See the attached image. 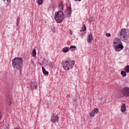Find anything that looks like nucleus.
I'll return each mask as SVG.
<instances>
[{
	"mask_svg": "<svg viewBox=\"0 0 129 129\" xmlns=\"http://www.w3.org/2000/svg\"><path fill=\"white\" fill-rule=\"evenodd\" d=\"M12 66L14 69L21 70L23 67V58L22 57H16L12 60Z\"/></svg>",
	"mask_w": 129,
	"mask_h": 129,
	"instance_id": "f257e3e1",
	"label": "nucleus"
},
{
	"mask_svg": "<svg viewBox=\"0 0 129 129\" xmlns=\"http://www.w3.org/2000/svg\"><path fill=\"white\" fill-rule=\"evenodd\" d=\"M61 64L63 69L68 71V70H70L73 68L74 64H75V61L74 60L71 61L69 60H66L62 62Z\"/></svg>",
	"mask_w": 129,
	"mask_h": 129,
	"instance_id": "f03ea898",
	"label": "nucleus"
},
{
	"mask_svg": "<svg viewBox=\"0 0 129 129\" xmlns=\"http://www.w3.org/2000/svg\"><path fill=\"white\" fill-rule=\"evenodd\" d=\"M64 19V13H63V11L55 12L54 19L56 23H59V24L62 23Z\"/></svg>",
	"mask_w": 129,
	"mask_h": 129,
	"instance_id": "7ed1b4c3",
	"label": "nucleus"
},
{
	"mask_svg": "<svg viewBox=\"0 0 129 129\" xmlns=\"http://www.w3.org/2000/svg\"><path fill=\"white\" fill-rule=\"evenodd\" d=\"M120 39L121 41H126L127 35H126V31L125 29H122L119 34Z\"/></svg>",
	"mask_w": 129,
	"mask_h": 129,
	"instance_id": "20e7f679",
	"label": "nucleus"
},
{
	"mask_svg": "<svg viewBox=\"0 0 129 129\" xmlns=\"http://www.w3.org/2000/svg\"><path fill=\"white\" fill-rule=\"evenodd\" d=\"M122 95L125 96V97H128L129 96V88L125 87L121 90L120 91Z\"/></svg>",
	"mask_w": 129,
	"mask_h": 129,
	"instance_id": "39448f33",
	"label": "nucleus"
},
{
	"mask_svg": "<svg viewBox=\"0 0 129 129\" xmlns=\"http://www.w3.org/2000/svg\"><path fill=\"white\" fill-rule=\"evenodd\" d=\"M29 86L28 87L30 89H37L38 88V83L37 82H31L29 84Z\"/></svg>",
	"mask_w": 129,
	"mask_h": 129,
	"instance_id": "423d86ee",
	"label": "nucleus"
},
{
	"mask_svg": "<svg viewBox=\"0 0 129 129\" xmlns=\"http://www.w3.org/2000/svg\"><path fill=\"white\" fill-rule=\"evenodd\" d=\"M113 48L115 51L119 52V51H121V50L123 49V45H122V43H119V44L113 46Z\"/></svg>",
	"mask_w": 129,
	"mask_h": 129,
	"instance_id": "0eeeda50",
	"label": "nucleus"
},
{
	"mask_svg": "<svg viewBox=\"0 0 129 129\" xmlns=\"http://www.w3.org/2000/svg\"><path fill=\"white\" fill-rule=\"evenodd\" d=\"M71 7H70L67 8V9L66 10V11L64 13L63 17L64 18H69V17L71 16Z\"/></svg>",
	"mask_w": 129,
	"mask_h": 129,
	"instance_id": "6e6552de",
	"label": "nucleus"
},
{
	"mask_svg": "<svg viewBox=\"0 0 129 129\" xmlns=\"http://www.w3.org/2000/svg\"><path fill=\"white\" fill-rule=\"evenodd\" d=\"M99 111V110L97 108H94L90 113V117H93L95 114L97 113H98V112Z\"/></svg>",
	"mask_w": 129,
	"mask_h": 129,
	"instance_id": "1a4fd4ad",
	"label": "nucleus"
},
{
	"mask_svg": "<svg viewBox=\"0 0 129 129\" xmlns=\"http://www.w3.org/2000/svg\"><path fill=\"white\" fill-rule=\"evenodd\" d=\"M121 41L119 38H115L113 40V46H116V45H118L119 44H121Z\"/></svg>",
	"mask_w": 129,
	"mask_h": 129,
	"instance_id": "9d476101",
	"label": "nucleus"
},
{
	"mask_svg": "<svg viewBox=\"0 0 129 129\" xmlns=\"http://www.w3.org/2000/svg\"><path fill=\"white\" fill-rule=\"evenodd\" d=\"M87 41L88 43H91L93 41V36L91 33H88Z\"/></svg>",
	"mask_w": 129,
	"mask_h": 129,
	"instance_id": "9b49d317",
	"label": "nucleus"
},
{
	"mask_svg": "<svg viewBox=\"0 0 129 129\" xmlns=\"http://www.w3.org/2000/svg\"><path fill=\"white\" fill-rule=\"evenodd\" d=\"M58 119H59V117L55 114H53L51 117V121L54 122L55 121H58Z\"/></svg>",
	"mask_w": 129,
	"mask_h": 129,
	"instance_id": "f8f14e48",
	"label": "nucleus"
},
{
	"mask_svg": "<svg viewBox=\"0 0 129 129\" xmlns=\"http://www.w3.org/2000/svg\"><path fill=\"white\" fill-rule=\"evenodd\" d=\"M7 102L8 105H11V104H12V102H13V99L12 98V96H9L7 97Z\"/></svg>",
	"mask_w": 129,
	"mask_h": 129,
	"instance_id": "ddd939ff",
	"label": "nucleus"
},
{
	"mask_svg": "<svg viewBox=\"0 0 129 129\" xmlns=\"http://www.w3.org/2000/svg\"><path fill=\"white\" fill-rule=\"evenodd\" d=\"M58 9L59 10L62 12L64 9V6L63 5V3L60 2L58 4Z\"/></svg>",
	"mask_w": 129,
	"mask_h": 129,
	"instance_id": "4468645a",
	"label": "nucleus"
},
{
	"mask_svg": "<svg viewBox=\"0 0 129 129\" xmlns=\"http://www.w3.org/2000/svg\"><path fill=\"white\" fill-rule=\"evenodd\" d=\"M126 109V107L125 106V104L123 103L121 106V112H124Z\"/></svg>",
	"mask_w": 129,
	"mask_h": 129,
	"instance_id": "2eb2a0df",
	"label": "nucleus"
},
{
	"mask_svg": "<svg viewBox=\"0 0 129 129\" xmlns=\"http://www.w3.org/2000/svg\"><path fill=\"white\" fill-rule=\"evenodd\" d=\"M42 72L44 75H48V74H49V72H47V71H46V70L45 69V68H44V67H42Z\"/></svg>",
	"mask_w": 129,
	"mask_h": 129,
	"instance_id": "dca6fc26",
	"label": "nucleus"
},
{
	"mask_svg": "<svg viewBox=\"0 0 129 129\" xmlns=\"http://www.w3.org/2000/svg\"><path fill=\"white\" fill-rule=\"evenodd\" d=\"M68 51H69V47L68 46L65 47L62 49V52H63V53H67Z\"/></svg>",
	"mask_w": 129,
	"mask_h": 129,
	"instance_id": "f3484780",
	"label": "nucleus"
},
{
	"mask_svg": "<svg viewBox=\"0 0 129 129\" xmlns=\"http://www.w3.org/2000/svg\"><path fill=\"white\" fill-rule=\"evenodd\" d=\"M0 129H9V124H4L3 126L0 127Z\"/></svg>",
	"mask_w": 129,
	"mask_h": 129,
	"instance_id": "a211bd4d",
	"label": "nucleus"
},
{
	"mask_svg": "<svg viewBox=\"0 0 129 129\" xmlns=\"http://www.w3.org/2000/svg\"><path fill=\"white\" fill-rule=\"evenodd\" d=\"M54 65L55 64H54V62L50 61L49 62V66L50 68H54Z\"/></svg>",
	"mask_w": 129,
	"mask_h": 129,
	"instance_id": "6ab92c4d",
	"label": "nucleus"
},
{
	"mask_svg": "<svg viewBox=\"0 0 129 129\" xmlns=\"http://www.w3.org/2000/svg\"><path fill=\"white\" fill-rule=\"evenodd\" d=\"M36 55H37V52H36V49H34L32 51V56L33 57H36Z\"/></svg>",
	"mask_w": 129,
	"mask_h": 129,
	"instance_id": "aec40b11",
	"label": "nucleus"
},
{
	"mask_svg": "<svg viewBox=\"0 0 129 129\" xmlns=\"http://www.w3.org/2000/svg\"><path fill=\"white\" fill-rule=\"evenodd\" d=\"M85 31H86V26L85 24H84L82 27V29L80 30V32H84Z\"/></svg>",
	"mask_w": 129,
	"mask_h": 129,
	"instance_id": "412c9836",
	"label": "nucleus"
},
{
	"mask_svg": "<svg viewBox=\"0 0 129 129\" xmlns=\"http://www.w3.org/2000/svg\"><path fill=\"white\" fill-rule=\"evenodd\" d=\"M121 75L122 76V77H125V76H126V72H125L124 71H121Z\"/></svg>",
	"mask_w": 129,
	"mask_h": 129,
	"instance_id": "4be33fe9",
	"label": "nucleus"
},
{
	"mask_svg": "<svg viewBox=\"0 0 129 129\" xmlns=\"http://www.w3.org/2000/svg\"><path fill=\"white\" fill-rule=\"evenodd\" d=\"M43 3H44V0H38L37 1V4L39 6H41V5H43Z\"/></svg>",
	"mask_w": 129,
	"mask_h": 129,
	"instance_id": "5701e85b",
	"label": "nucleus"
},
{
	"mask_svg": "<svg viewBox=\"0 0 129 129\" xmlns=\"http://www.w3.org/2000/svg\"><path fill=\"white\" fill-rule=\"evenodd\" d=\"M51 32H52V33H56V28H55V27H51Z\"/></svg>",
	"mask_w": 129,
	"mask_h": 129,
	"instance_id": "b1692460",
	"label": "nucleus"
},
{
	"mask_svg": "<svg viewBox=\"0 0 129 129\" xmlns=\"http://www.w3.org/2000/svg\"><path fill=\"white\" fill-rule=\"evenodd\" d=\"M125 70L126 73H129V66H126Z\"/></svg>",
	"mask_w": 129,
	"mask_h": 129,
	"instance_id": "393cba45",
	"label": "nucleus"
},
{
	"mask_svg": "<svg viewBox=\"0 0 129 129\" xmlns=\"http://www.w3.org/2000/svg\"><path fill=\"white\" fill-rule=\"evenodd\" d=\"M11 1L12 0H4V2H5V4H7V5H9V4L11 3Z\"/></svg>",
	"mask_w": 129,
	"mask_h": 129,
	"instance_id": "a878e982",
	"label": "nucleus"
},
{
	"mask_svg": "<svg viewBox=\"0 0 129 129\" xmlns=\"http://www.w3.org/2000/svg\"><path fill=\"white\" fill-rule=\"evenodd\" d=\"M20 19L18 17L17 20V26H19V24H20Z\"/></svg>",
	"mask_w": 129,
	"mask_h": 129,
	"instance_id": "bb28decb",
	"label": "nucleus"
},
{
	"mask_svg": "<svg viewBox=\"0 0 129 129\" xmlns=\"http://www.w3.org/2000/svg\"><path fill=\"white\" fill-rule=\"evenodd\" d=\"M76 46L75 45H72L71 47H70V49L71 50V49H76Z\"/></svg>",
	"mask_w": 129,
	"mask_h": 129,
	"instance_id": "cd10ccee",
	"label": "nucleus"
},
{
	"mask_svg": "<svg viewBox=\"0 0 129 129\" xmlns=\"http://www.w3.org/2000/svg\"><path fill=\"white\" fill-rule=\"evenodd\" d=\"M106 36L107 37H110V36H111V35L110 34V33H106Z\"/></svg>",
	"mask_w": 129,
	"mask_h": 129,
	"instance_id": "c85d7f7f",
	"label": "nucleus"
},
{
	"mask_svg": "<svg viewBox=\"0 0 129 129\" xmlns=\"http://www.w3.org/2000/svg\"><path fill=\"white\" fill-rule=\"evenodd\" d=\"M2 117H3V115L2 114V112L0 111V120L2 119Z\"/></svg>",
	"mask_w": 129,
	"mask_h": 129,
	"instance_id": "c756f323",
	"label": "nucleus"
},
{
	"mask_svg": "<svg viewBox=\"0 0 129 129\" xmlns=\"http://www.w3.org/2000/svg\"><path fill=\"white\" fill-rule=\"evenodd\" d=\"M73 32H72V31L70 30V34L71 35H73Z\"/></svg>",
	"mask_w": 129,
	"mask_h": 129,
	"instance_id": "7c9ffc66",
	"label": "nucleus"
},
{
	"mask_svg": "<svg viewBox=\"0 0 129 129\" xmlns=\"http://www.w3.org/2000/svg\"><path fill=\"white\" fill-rule=\"evenodd\" d=\"M75 2H81L82 0H74Z\"/></svg>",
	"mask_w": 129,
	"mask_h": 129,
	"instance_id": "2f4dec72",
	"label": "nucleus"
},
{
	"mask_svg": "<svg viewBox=\"0 0 129 129\" xmlns=\"http://www.w3.org/2000/svg\"><path fill=\"white\" fill-rule=\"evenodd\" d=\"M99 99L100 101H101V100H102V98H99Z\"/></svg>",
	"mask_w": 129,
	"mask_h": 129,
	"instance_id": "473e14b6",
	"label": "nucleus"
},
{
	"mask_svg": "<svg viewBox=\"0 0 129 129\" xmlns=\"http://www.w3.org/2000/svg\"><path fill=\"white\" fill-rule=\"evenodd\" d=\"M52 8H53L52 6H50V7H49V9H52Z\"/></svg>",
	"mask_w": 129,
	"mask_h": 129,
	"instance_id": "72a5a7b5",
	"label": "nucleus"
}]
</instances>
